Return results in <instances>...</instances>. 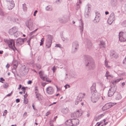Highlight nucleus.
Wrapping results in <instances>:
<instances>
[{"mask_svg":"<svg viewBox=\"0 0 126 126\" xmlns=\"http://www.w3.org/2000/svg\"><path fill=\"white\" fill-rule=\"evenodd\" d=\"M71 117H76V114L75 113H72L71 114Z\"/></svg>","mask_w":126,"mask_h":126,"instance_id":"5fc2aeb1","label":"nucleus"},{"mask_svg":"<svg viewBox=\"0 0 126 126\" xmlns=\"http://www.w3.org/2000/svg\"><path fill=\"white\" fill-rule=\"evenodd\" d=\"M6 1L8 4V8L9 10L12 9L14 7L15 4L13 0H6Z\"/></svg>","mask_w":126,"mask_h":126,"instance_id":"f8f14e48","label":"nucleus"},{"mask_svg":"<svg viewBox=\"0 0 126 126\" xmlns=\"http://www.w3.org/2000/svg\"><path fill=\"white\" fill-rule=\"evenodd\" d=\"M35 93L36 92L37 93H39L38 92V90L37 89V87L36 86L35 87Z\"/></svg>","mask_w":126,"mask_h":126,"instance_id":"8fccbe9b","label":"nucleus"},{"mask_svg":"<svg viewBox=\"0 0 126 126\" xmlns=\"http://www.w3.org/2000/svg\"><path fill=\"white\" fill-rule=\"evenodd\" d=\"M44 38H42L41 40V42H40V46H42L43 45V42H44Z\"/></svg>","mask_w":126,"mask_h":126,"instance_id":"ea45409f","label":"nucleus"},{"mask_svg":"<svg viewBox=\"0 0 126 126\" xmlns=\"http://www.w3.org/2000/svg\"><path fill=\"white\" fill-rule=\"evenodd\" d=\"M100 14L97 13H96V16L95 18L94 19L95 23H98L99 22L100 20Z\"/></svg>","mask_w":126,"mask_h":126,"instance_id":"a211bd4d","label":"nucleus"},{"mask_svg":"<svg viewBox=\"0 0 126 126\" xmlns=\"http://www.w3.org/2000/svg\"><path fill=\"white\" fill-rule=\"evenodd\" d=\"M67 121L69 123H71L72 126H76L78 125L79 123V121L78 119L76 118Z\"/></svg>","mask_w":126,"mask_h":126,"instance_id":"9d476101","label":"nucleus"},{"mask_svg":"<svg viewBox=\"0 0 126 126\" xmlns=\"http://www.w3.org/2000/svg\"><path fill=\"white\" fill-rule=\"evenodd\" d=\"M121 79H117L116 80H113L111 81L112 83L113 84H114V83L115 84L117 83L118 82H119Z\"/></svg>","mask_w":126,"mask_h":126,"instance_id":"2f4dec72","label":"nucleus"},{"mask_svg":"<svg viewBox=\"0 0 126 126\" xmlns=\"http://www.w3.org/2000/svg\"><path fill=\"white\" fill-rule=\"evenodd\" d=\"M22 90L24 94H25L26 91V88L25 87L23 86L22 88Z\"/></svg>","mask_w":126,"mask_h":126,"instance_id":"09e8293b","label":"nucleus"},{"mask_svg":"<svg viewBox=\"0 0 126 126\" xmlns=\"http://www.w3.org/2000/svg\"><path fill=\"white\" fill-rule=\"evenodd\" d=\"M99 47L100 48L102 49L105 48L106 47V45L105 44V42L101 41L100 44L99 45Z\"/></svg>","mask_w":126,"mask_h":126,"instance_id":"412c9836","label":"nucleus"},{"mask_svg":"<svg viewBox=\"0 0 126 126\" xmlns=\"http://www.w3.org/2000/svg\"><path fill=\"white\" fill-rule=\"evenodd\" d=\"M110 56L111 58H117L118 57V55L116 53L114 52H111L110 54Z\"/></svg>","mask_w":126,"mask_h":126,"instance_id":"393cba45","label":"nucleus"},{"mask_svg":"<svg viewBox=\"0 0 126 126\" xmlns=\"http://www.w3.org/2000/svg\"><path fill=\"white\" fill-rule=\"evenodd\" d=\"M32 81L31 80H29L28 82V83L29 84H31L32 83Z\"/></svg>","mask_w":126,"mask_h":126,"instance_id":"e2e57ef3","label":"nucleus"},{"mask_svg":"<svg viewBox=\"0 0 126 126\" xmlns=\"http://www.w3.org/2000/svg\"><path fill=\"white\" fill-rule=\"evenodd\" d=\"M109 72L108 71H107L106 72V74H105V76L107 77V79H108V76L109 74Z\"/></svg>","mask_w":126,"mask_h":126,"instance_id":"79ce46f5","label":"nucleus"},{"mask_svg":"<svg viewBox=\"0 0 126 126\" xmlns=\"http://www.w3.org/2000/svg\"><path fill=\"white\" fill-rule=\"evenodd\" d=\"M46 90L47 93L49 94H52L54 92V89L53 87L51 86L47 87Z\"/></svg>","mask_w":126,"mask_h":126,"instance_id":"dca6fc26","label":"nucleus"},{"mask_svg":"<svg viewBox=\"0 0 126 126\" xmlns=\"http://www.w3.org/2000/svg\"><path fill=\"white\" fill-rule=\"evenodd\" d=\"M58 20L61 23H65L66 22L64 20V18H60Z\"/></svg>","mask_w":126,"mask_h":126,"instance_id":"473e14b6","label":"nucleus"},{"mask_svg":"<svg viewBox=\"0 0 126 126\" xmlns=\"http://www.w3.org/2000/svg\"><path fill=\"white\" fill-rule=\"evenodd\" d=\"M50 114V112L49 111L47 112L46 114V115L47 116Z\"/></svg>","mask_w":126,"mask_h":126,"instance_id":"052dcab7","label":"nucleus"},{"mask_svg":"<svg viewBox=\"0 0 126 126\" xmlns=\"http://www.w3.org/2000/svg\"><path fill=\"white\" fill-rule=\"evenodd\" d=\"M123 64L126 65V55L125 58L123 61Z\"/></svg>","mask_w":126,"mask_h":126,"instance_id":"a18cd8bd","label":"nucleus"},{"mask_svg":"<svg viewBox=\"0 0 126 126\" xmlns=\"http://www.w3.org/2000/svg\"><path fill=\"white\" fill-rule=\"evenodd\" d=\"M37 10H35L34 13L33 14V16H36V14L37 13Z\"/></svg>","mask_w":126,"mask_h":126,"instance_id":"680f3d73","label":"nucleus"},{"mask_svg":"<svg viewBox=\"0 0 126 126\" xmlns=\"http://www.w3.org/2000/svg\"><path fill=\"white\" fill-rule=\"evenodd\" d=\"M79 45L77 41L74 42L72 43V52L74 53L77 51L79 48Z\"/></svg>","mask_w":126,"mask_h":126,"instance_id":"6e6552de","label":"nucleus"},{"mask_svg":"<svg viewBox=\"0 0 126 126\" xmlns=\"http://www.w3.org/2000/svg\"><path fill=\"white\" fill-rule=\"evenodd\" d=\"M9 67V65L8 63L6 66V67L7 68H8Z\"/></svg>","mask_w":126,"mask_h":126,"instance_id":"774afa93","label":"nucleus"},{"mask_svg":"<svg viewBox=\"0 0 126 126\" xmlns=\"http://www.w3.org/2000/svg\"><path fill=\"white\" fill-rule=\"evenodd\" d=\"M116 93L117 94L115 96V99L117 100H119L121 99L122 97L121 94L118 92Z\"/></svg>","mask_w":126,"mask_h":126,"instance_id":"bb28decb","label":"nucleus"},{"mask_svg":"<svg viewBox=\"0 0 126 126\" xmlns=\"http://www.w3.org/2000/svg\"><path fill=\"white\" fill-rule=\"evenodd\" d=\"M90 8L89 7H88L87 9H86L84 13V16L86 17H88L89 16L88 13L90 10V9H89Z\"/></svg>","mask_w":126,"mask_h":126,"instance_id":"b1692460","label":"nucleus"},{"mask_svg":"<svg viewBox=\"0 0 126 126\" xmlns=\"http://www.w3.org/2000/svg\"><path fill=\"white\" fill-rule=\"evenodd\" d=\"M119 39L121 42H124L126 41V33L124 32H120L119 34Z\"/></svg>","mask_w":126,"mask_h":126,"instance_id":"1a4fd4ad","label":"nucleus"},{"mask_svg":"<svg viewBox=\"0 0 126 126\" xmlns=\"http://www.w3.org/2000/svg\"><path fill=\"white\" fill-rule=\"evenodd\" d=\"M5 15V13L1 11H0V15L1 16H4Z\"/></svg>","mask_w":126,"mask_h":126,"instance_id":"4c0bfd02","label":"nucleus"},{"mask_svg":"<svg viewBox=\"0 0 126 126\" xmlns=\"http://www.w3.org/2000/svg\"><path fill=\"white\" fill-rule=\"evenodd\" d=\"M117 88V86L115 85L113 87L110 86L108 93V96L111 97L112 96L116 91Z\"/></svg>","mask_w":126,"mask_h":126,"instance_id":"423d86ee","label":"nucleus"},{"mask_svg":"<svg viewBox=\"0 0 126 126\" xmlns=\"http://www.w3.org/2000/svg\"><path fill=\"white\" fill-rule=\"evenodd\" d=\"M16 102L17 103H18L20 101V99H17L16 100Z\"/></svg>","mask_w":126,"mask_h":126,"instance_id":"0e129e2a","label":"nucleus"},{"mask_svg":"<svg viewBox=\"0 0 126 126\" xmlns=\"http://www.w3.org/2000/svg\"><path fill=\"white\" fill-rule=\"evenodd\" d=\"M20 19L19 18H16L15 19V22L17 23H18L19 22V20Z\"/></svg>","mask_w":126,"mask_h":126,"instance_id":"37998d69","label":"nucleus"},{"mask_svg":"<svg viewBox=\"0 0 126 126\" xmlns=\"http://www.w3.org/2000/svg\"><path fill=\"white\" fill-rule=\"evenodd\" d=\"M26 40L25 38L23 39L20 38H18L16 40V46L18 47L20 46Z\"/></svg>","mask_w":126,"mask_h":126,"instance_id":"9b49d317","label":"nucleus"},{"mask_svg":"<svg viewBox=\"0 0 126 126\" xmlns=\"http://www.w3.org/2000/svg\"><path fill=\"white\" fill-rule=\"evenodd\" d=\"M108 62L106 61V59L105 60V64L107 68H108L110 66L108 65Z\"/></svg>","mask_w":126,"mask_h":126,"instance_id":"e433bc0d","label":"nucleus"},{"mask_svg":"<svg viewBox=\"0 0 126 126\" xmlns=\"http://www.w3.org/2000/svg\"><path fill=\"white\" fill-rule=\"evenodd\" d=\"M47 84V83L46 82H45L42 83V86H44Z\"/></svg>","mask_w":126,"mask_h":126,"instance_id":"69168bd1","label":"nucleus"},{"mask_svg":"<svg viewBox=\"0 0 126 126\" xmlns=\"http://www.w3.org/2000/svg\"><path fill=\"white\" fill-rule=\"evenodd\" d=\"M9 33L11 35L14 34V36L17 37L19 35V33L17 31V29L16 27H13L9 31Z\"/></svg>","mask_w":126,"mask_h":126,"instance_id":"7ed1b4c3","label":"nucleus"},{"mask_svg":"<svg viewBox=\"0 0 126 126\" xmlns=\"http://www.w3.org/2000/svg\"><path fill=\"white\" fill-rule=\"evenodd\" d=\"M116 104L115 103H108L105 105L103 107V108H105V110H107L113 106L115 105Z\"/></svg>","mask_w":126,"mask_h":126,"instance_id":"ddd939ff","label":"nucleus"},{"mask_svg":"<svg viewBox=\"0 0 126 126\" xmlns=\"http://www.w3.org/2000/svg\"><path fill=\"white\" fill-rule=\"evenodd\" d=\"M109 4V5L113 7L116 6L118 4L117 0H110Z\"/></svg>","mask_w":126,"mask_h":126,"instance_id":"2eb2a0df","label":"nucleus"},{"mask_svg":"<svg viewBox=\"0 0 126 126\" xmlns=\"http://www.w3.org/2000/svg\"><path fill=\"white\" fill-rule=\"evenodd\" d=\"M85 95V93H79L76 100L75 104H78L79 102L81 101L82 99L84 97Z\"/></svg>","mask_w":126,"mask_h":126,"instance_id":"0eeeda50","label":"nucleus"},{"mask_svg":"<svg viewBox=\"0 0 126 126\" xmlns=\"http://www.w3.org/2000/svg\"><path fill=\"white\" fill-rule=\"evenodd\" d=\"M32 37L29 38V40L27 41V43H28V45H29L30 46V41L31 39L32 38Z\"/></svg>","mask_w":126,"mask_h":126,"instance_id":"a19ab883","label":"nucleus"},{"mask_svg":"<svg viewBox=\"0 0 126 126\" xmlns=\"http://www.w3.org/2000/svg\"><path fill=\"white\" fill-rule=\"evenodd\" d=\"M47 39L46 40V45L47 48H49L52 43V36L50 35H48L46 36Z\"/></svg>","mask_w":126,"mask_h":126,"instance_id":"20e7f679","label":"nucleus"},{"mask_svg":"<svg viewBox=\"0 0 126 126\" xmlns=\"http://www.w3.org/2000/svg\"><path fill=\"white\" fill-rule=\"evenodd\" d=\"M12 91L11 92L8 94H7L6 96H10L12 94Z\"/></svg>","mask_w":126,"mask_h":126,"instance_id":"13d9d810","label":"nucleus"},{"mask_svg":"<svg viewBox=\"0 0 126 126\" xmlns=\"http://www.w3.org/2000/svg\"><path fill=\"white\" fill-rule=\"evenodd\" d=\"M98 100L93 97L91 96V101L93 103H95Z\"/></svg>","mask_w":126,"mask_h":126,"instance_id":"7c9ffc66","label":"nucleus"},{"mask_svg":"<svg viewBox=\"0 0 126 126\" xmlns=\"http://www.w3.org/2000/svg\"><path fill=\"white\" fill-rule=\"evenodd\" d=\"M37 67L39 69H40L41 67V66L39 64H37L36 65Z\"/></svg>","mask_w":126,"mask_h":126,"instance_id":"6e6d98bb","label":"nucleus"},{"mask_svg":"<svg viewBox=\"0 0 126 126\" xmlns=\"http://www.w3.org/2000/svg\"><path fill=\"white\" fill-rule=\"evenodd\" d=\"M109 18L111 20H114L115 19L114 13L113 12L111 13L110 15Z\"/></svg>","mask_w":126,"mask_h":126,"instance_id":"cd10ccee","label":"nucleus"},{"mask_svg":"<svg viewBox=\"0 0 126 126\" xmlns=\"http://www.w3.org/2000/svg\"><path fill=\"white\" fill-rule=\"evenodd\" d=\"M46 10L47 11H51L52 10V8L51 6L49 5L46 8Z\"/></svg>","mask_w":126,"mask_h":126,"instance_id":"c756f323","label":"nucleus"},{"mask_svg":"<svg viewBox=\"0 0 126 126\" xmlns=\"http://www.w3.org/2000/svg\"><path fill=\"white\" fill-rule=\"evenodd\" d=\"M79 21H80V24L79 26V27L80 30V33L82 35L84 29V23L81 19H80Z\"/></svg>","mask_w":126,"mask_h":126,"instance_id":"4468645a","label":"nucleus"},{"mask_svg":"<svg viewBox=\"0 0 126 126\" xmlns=\"http://www.w3.org/2000/svg\"><path fill=\"white\" fill-rule=\"evenodd\" d=\"M26 26L28 28L29 30L32 31L34 29V26L32 20L31 19L27 20L25 23Z\"/></svg>","mask_w":126,"mask_h":126,"instance_id":"39448f33","label":"nucleus"},{"mask_svg":"<svg viewBox=\"0 0 126 126\" xmlns=\"http://www.w3.org/2000/svg\"><path fill=\"white\" fill-rule=\"evenodd\" d=\"M24 103L25 104H27L28 103V101L25 99H24Z\"/></svg>","mask_w":126,"mask_h":126,"instance_id":"603ef678","label":"nucleus"},{"mask_svg":"<svg viewBox=\"0 0 126 126\" xmlns=\"http://www.w3.org/2000/svg\"><path fill=\"white\" fill-rule=\"evenodd\" d=\"M0 82L2 83H3V82L2 81H5L4 79L2 77L0 78Z\"/></svg>","mask_w":126,"mask_h":126,"instance_id":"864d4df0","label":"nucleus"},{"mask_svg":"<svg viewBox=\"0 0 126 126\" xmlns=\"http://www.w3.org/2000/svg\"><path fill=\"white\" fill-rule=\"evenodd\" d=\"M23 8L24 11H26L27 10V8L25 4H23Z\"/></svg>","mask_w":126,"mask_h":126,"instance_id":"f704fd0d","label":"nucleus"},{"mask_svg":"<svg viewBox=\"0 0 126 126\" xmlns=\"http://www.w3.org/2000/svg\"><path fill=\"white\" fill-rule=\"evenodd\" d=\"M39 74L40 75V78L41 77H44V76H42L43 75V73L42 71H40L39 72Z\"/></svg>","mask_w":126,"mask_h":126,"instance_id":"58836bf2","label":"nucleus"},{"mask_svg":"<svg viewBox=\"0 0 126 126\" xmlns=\"http://www.w3.org/2000/svg\"><path fill=\"white\" fill-rule=\"evenodd\" d=\"M41 78L43 81H47L48 82H51V80H49V79L47 76L44 77H41Z\"/></svg>","mask_w":126,"mask_h":126,"instance_id":"5701e85b","label":"nucleus"},{"mask_svg":"<svg viewBox=\"0 0 126 126\" xmlns=\"http://www.w3.org/2000/svg\"><path fill=\"white\" fill-rule=\"evenodd\" d=\"M13 68L16 69L17 67V64H14L13 65Z\"/></svg>","mask_w":126,"mask_h":126,"instance_id":"3c124183","label":"nucleus"},{"mask_svg":"<svg viewBox=\"0 0 126 126\" xmlns=\"http://www.w3.org/2000/svg\"><path fill=\"white\" fill-rule=\"evenodd\" d=\"M16 69L13 68L12 69V72L14 74H15V73H16Z\"/></svg>","mask_w":126,"mask_h":126,"instance_id":"de8ad7c7","label":"nucleus"},{"mask_svg":"<svg viewBox=\"0 0 126 126\" xmlns=\"http://www.w3.org/2000/svg\"><path fill=\"white\" fill-rule=\"evenodd\" d=\"M92 94V96L93 97L97 99H99L100 97V94H99L96 92Z\"/></svg>","mask_w":126,"mask_h":126,"instance_id":"4be33fe9","label":"nucleus"},{"mask_svg":"<svg viewBox=\"0 0 126 126\" xmlns=\"http://www.w3.org/2000/svg\"><path fill=\"white\" fill-rule=\"evenodd\" d=\"M69 111L68 109L67 108H63L62 112V113L63 114H66Z\"/></svg>","mask_w":126,"mask_h":126,"instance_id":"a878e982","label":"nucleus"},{"mask_svg":"<svg viewBox=\"0 0 126 126\" xmlns=\"http://www.w3.org/2000/svg\"><path fill=\"white\" fill-rule=\"evenodd\" d=\"M87 47L88 48L90 49L92 47V44L91 43V42L89 41L87 42Z\"/></svg>","mask_w":126,"mask_h":126,"instance_id":"c85d7f7f","label":"nucleus"},{"mask_svg":"<svg viewBox=\"0 0 126 126\" xmlns=\"http://www.w3.org/2000/svg\"><path fill=\"white\" fill-rule=\"evenodd\" d=\"M77 8H76V9L77 10H78L79 9V8L80 6H79V4H77Z\"/></svg>","mask_w":126,"mask_h":126,"instance_id":"4d7b16f0","label":"nucleus"},{"mask_svg":"<svg viewBox=\"0 0 126 126\" xmlns=\"http://www.w3.org/2000/svg\"><path fill=\"white\" fill-rule=\"evenodd\" d=\"M8 86V84L7 83H5L3 85V87L4 88H7Z\"/></svg>","mask_w":126,"mask_h":126,"instance_id":"c9c22d12","label":"nucleus"},{"mask_svg":"<svg viewBox=\"0 0 126 126\" xmlns=\"http://www.w3.org/2000/svg\"><path fill=\"white\" fill-rule=\"evenodd\" d=\"M62 40L65 42H67V39H66L65 38H64L63 37H62Z\"/></svg>","mask_w":126,"mask_h":126,"instance_id":"49530a36","label":"nucleus"},{"mask_svg":"<svg viewBox=\"0 0 126 126\" xmlns=\"http://www.w3.org/2000/svg\"><path fill=\"white\" fill-rule=\"evenodd\" d=\"M27 96H28V95L26 93L25 95L24 96V99H25L26 98V97H27Z\"/></svg>","mask_w":126,"mask_h":126,"instance_id":"338daca9","label":"nucleus"},{"mask_svg":"<svg viewBox=\"0 0 126 126\" xmlns=\"http://www.w3.org/2000/svg\"><path fill=\"white\" fill-rule=\"evenodd\" d=\"M96 86L95 83H93L91 87V91L92 94L97 92V91L96 89Z\"/></svg>","mask_w":126,"mask_h":126,"instance_id":"f3484780","label":"nucleus"},{"mask_svg":"<svg viewBox=\"0 0 126 126\" xmlns=\"http://www.w3.org/2000/svg\"><path fill=\"white\" fill-rule=\"evenodd\" d=\"M35 32L34 31H32V32H31L29 34V35L30 36H31L32 35V34L35 33Z\"/></svg>","mask_w":126,"mask_h":126,"instance_id":"bf43d9fd","label":"nucleus"},{"mask_svg":"<svg viewBox=\"0 0 126 126\" xmlns=\"http://www.w3.org/2000/svg\"><path fill=\"white\" fill-rule=\"evenodd\" d=\"M85 64L90 70H93L95 68V66L94 62L93 59L90 56L85 55L84 56Z\"/></svg>","mask_w":126,"mask_h":126,"instance_id":"f257e3e1","label":"nucleus"},{"mask_svg":"<svg viewBox=\"0 0 126 126\" xmlns=\"http://www.w3.org/2000/svg\"><path fill=\"white\" fill-rule=\"evenodd\" d=\"M104 115V114L103 113L96 116L94 117V120L96 121H98L101 118L103 117Z\"/></svg>","mask_w":126,"mask_h":126,"instance_id":"aec40b11","label":"nucleus"},{"mask_svg":"<svg viewBox=\"0 0 126 126\" xmlns=\"http://www.w3.org/2000/svg\"><path fill=\"white\" fill-rule=\"evenodd\" d=\"M56 68L55 67V66H54L53 68H52V70L53 72L54 73L55 72V70L56 69Z\"/></svg>","mask_w":126,"mask_h":126,"instance_id":"c03bdc74","label":"nucleus"},{"mask_svg":"<svg viewBox=\"0 0 126 126\" xmlns=\"http://www.w3.org/2000/svg\"><path fill=\"white\" fill-rule=\"evenodd\" d=\"M4 41L5 43H7L9 47L14 51H15L14 48L16 49L15 47V41L14 40L12 39H4Z\"/></svg>","mask_w":126,"mask_h":126,"instance_id":"f03ea898","label":"nucleus"},{"mask_svg":"<svg viewBox=\"0 0 126 126\" xmlns=\"http://www.w3.org/2000/svg\"><path fill=\"white\" fill-rule=\"evenodd\" d=\"M35 95V97L38 101H40L42 100L43 96L39 93H37L36 92Z\"/></svg>","mask_w":126,"mask_h":126,"instance_id":"6ab92c4d","label":"nucleus"},{"mask_svg":"<svg viewBox=\"0 0 126 126\" xmlns=\"http://www.w3.org/2000/svg\"><path fill=\"white\" fill-rule=\"evenodd\" d=\"M114 21L113 20H111L108 18L107 21L108 23L109 24L111 25Z\"/></svg>","mask_w":126,"mask_h":126,"instance_id":"72a5a7b5","label":"nucleus"}]
</instances>
